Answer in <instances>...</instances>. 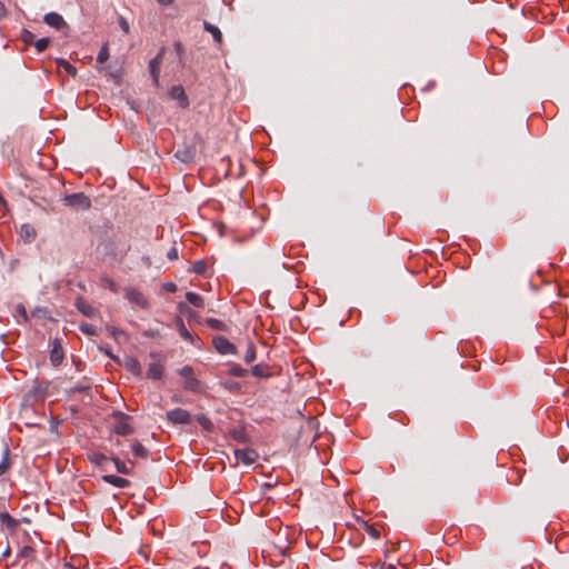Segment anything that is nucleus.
<instances>
[{
	"mask_svg": "<svg viewBox=\"0 0 569 569\" xmlns=\"http://www.w3.org/2000/svg\"><path fill=\"white\" fill-rule=\"evenodd\" d=\"M177 373L184 379L183 388L186 390L193 393H202L204 391L203 383L194 377V370L191 366H183L177 370Z\"/></svg>",
	"mask_w": 569,
	"mask_h": 569,
	"instance_id": "obj_1",
	"label": "nucleus"
},
{
	"mask_svg": "<svg viewBox=\"0 0 569 569\" xmlns=\"http://www.w3.org/2000/svg\"><path fill=\"white\" fill-rule=\"evenodd\" d=\"M167 419L173 425H189L191 422V415L184 409L174 408L167 412Z\"/></svg>",
	"mask_w": 569,
	"mask_h": 569,
	"instance_id": "obj_2",
	"label": "nucleus"
},
{
	"mask_svg": "<svg viewBox=\"0 0 569 569\" xmlns=\"http://www.w3.org/2000/svg\"><path fill=\"white\" fill-rule=\"evenodd\" d=\"M213 346L221 355H234L237 352L236 346L223 336L216 337L213 339Z\"/></svg>",
	"mask_w": 569,
	"mask_h": 569,
	"instance_id": "obj_3",
	"label": "nucleus"
},
{
	"mask_svg": "<svg viewBox=\"0 0 569 569\" xmlns=\"http://www.w3.org/2000/svg\"><path fill=\"white\" fill-rule=\"evenodd\" d=\"M196 147L187 144L176 151L174 158H177L182 163H192L196 159Z\"/></svg>",
	"mask_w": 569,
	"mask_h": 569,
	"instance_id": "obj_4",
	"label": "nucleus"
},
{
	"mask_svg": "<svg viewBox=\"0 0 569 569\" xmlns=\"http://www.w3.org/2000/svg\"><path fill=\"white\" fill-rule=\"evenodd\" d=\"M150 358L154 360L148 367L147 377L150 379L159 380L163 376V367L158 362L160 355L158 352H150Z\"/></svg>",
	"mask_w": 569,
	"mask_h": 569,
	"instance_id": "obj_5",
	"label": "nucleus"
},
{
	"mask_svg": "<svg viewBox=\"0 0 569 569\" xmlns=\"http://www.w3.org/2000/svg\"><path fill=\"white\" fill-rule=\"evenodd\" d=\"M163 53H164V48H161L159 53L153 59H151L149 62V72L152 77V81H153L154 86L159 84L160 66L162 63Z\"/></svg>",
	"mask_w": 569,
	"mask_h": 569,
	"instance_id": "obj_6",
	"label": "nucleus"
},
{
	"mask_svg": "<svg viewBox=\"0 0 569 569\" xmlns=\"http://www.w3.org/2000/svg\"><path fill=\"white\" fill-rule=\"evenodd\" d=\"M234 457L238 462H242L247 466H250L257 460L258 453L256 452V450L250 448L236 449Z\"/></svg>",
	"mask_w": 569,
	"mask_h": 569,
	"instance_id": "obj_7",
	"label": "nucleus"
},
{
	"mask_svg": "<svg viewBox=\"0 0 569 569\" xmlns=\"http://www.w3.org/2000/svg\"><path fill=\"white\" fill-rule=\"evenodd\" d=\"M116 416L119 417V421L114 425V432L121 436L131 435L133 432V428L127 422L129 417L120 411L117 412Z\"/></svg>",
	"mask_w": 569,
	"mask_h": 569,
	"instance_id": "obj_8",
	"label": "nucleus"
},
{
	"mask_svg": "<svg viewBox=\"0 0 569 569\" xmlns=\"http://www.w3.org/2000/svg\"><path fill=\"white\" fill-rule=\"evenodd\" d=\"M43 21L57 29V30H62V29H68V23L64 21V19L62 18V16H60L59 13L57 12H49L47 14H44L43 17Z\"/></svg>",
	"mask_w": 569,
	"mask_h": 569,
	"instance_id": "obj_9",
	"label": "nucleus"
},
{
	"mask_svg": "<svg viewBox=\"0 0 569 569\" xmlns=\"http://www.w3.org/2000/svg\"><path fill=\"white\" fill-rule=\"evenodd\" d=\"M169 96L171 99L178 101L179 107H181V108L189 107V99H188L182 86H173L169 91Z\"/></svg>",
	"mask_w": 569,
	"mask_h": 569,
	"instance_id": "obj_10",
	"label": "nucleus"
},
{
	"mask_svg": "<svg viewBox=\"0 0 569 569\" xmlns=\"http://www.w3.org/2000/svg\"><path fill=\"white\" fill-rule=\"evenodd\" d=\"M64 353L61 347V343L58 339H54L52 342V348L50 351V361L52 366L57 367L61 365L63 360Z\"/></svg>",
	"mask_w": 569,
	"mask_h": 569,
	"instance_id": "obj_11",
	"label": "nucleus"
},
{
	"mask_svg": "<svg viewBox=\"0 0 569 569\" xmlns=\"http://www.w3.org/2000/svg\"><path fill=\"white\" fill-rule=\"evenodd\" d=\"M77 309L88 318H94L98 313L97 309L90 306L84 299L78 298L76 302Z\"/></svg>",
	"mask_w": 569,
	"mask_h": 569,
	"instance_id": "obj_12",
	"label": "nucleus"
},
{
	"mask_svg": "<svg viewBox=\"0 0 569 569\" xmlns=\"http://www.w3.org/2000/svg\"><path fill=\"white\" fill-rule=\"evenodd\" d=\"M102 480L118 488H127L130 486V481L128 479L114 475H104Z\"/></svg>",
	"mask_w": 569,
	"mask_h": 569,
	"instance_id": "obj_13",
	"label": "nucleus"
},
{
	"mask_svg": "<svg viewBox=\"0 0 569 569\" xmlns=\"http://www.w3.org/2000/svg\"><path fill=\"white\" fill-rule=\"evenodd\" d=\"M91 207V200L83 192L73 193V208L87 210Z\"/></svg>",
	"mask_w": 569,
	"mask_h": 569,
	"instance_id": "obj_14",
	"label": "nucleus"
},
{
	"mask_svg": "<svg viewBox=\"0 0 569 569\" xmlns=\"http://www.w3.org/2000/svg\"><path fill=\"white\" fill-rule=\"evenodd\" d=\"M77 392L80 395H84L87 398H89V402H92V387L88 381H83L73 386V397L76 396Z\"/></svg>",
	"mask_w": 569,
	"mask_h": 569,
	"instance_id": "obj_15",
	"label": "nucleus"
},
{
	"mask_svg": "<svg viewBox=\"0 0 569 569\" xmlns=\"http://www.w3.org/2000/svg\"><path fill=\"white\" fill-rule=\"evenodd\" d=\"M124 368L132 373L133 376L141 375V366L137 358L134 357H126L124 359Z\"/></svg>",
	"mask_w": 569,
	"mask_h": 569,
	"instance_id": "obj_16",
	"label": "nucleus"
},
{
	"mask_svg": "<svg viewBox=\"0 0 569 569\" xmlns=\"http://www.w3.org/2000/svg\"><path fill=\"white\" fill-rule=\"evenodd\" d=\"M251 373L256 378H269L272 376L271 368L264 363H258L252 367Z\"/></svg>",
	"mask_w": 569,
	"mask_h": 569,
	"instance_id": "obj_17",
	"label": "nucleus"
},
{
	"mask_svg": "<svg viewBox=\"0 0 569 569\" xmlns=\"http://www.w3.org/2000/svg\"><path fill=\"white\" fill-rule=\"evenodd\" d=\"M127 299L142 308L148 306L146 297L138 290H130L126 295Z\"/></svg>",
	"mask_w": 569,
	"mask_h": 569,
	"instance_id": "obj_18",
	"label": "nucleus"
},
{
	"mask_svg": "<svg viewBox=\"0 0 569 569\" xmlns=\"http://www.w3.org/2000/svg\"><path fill=\"white\" fill-rule=\"evenodd\" d=\"M0 523L6 526L10 531H14L18 528L20 520L12 518L8 512L0 511Z\"/></svg>",
	"mask_w": 569,
	"mask_h": 569,
	"instance_id": "obj_19",
	"label": "nucleus"
},
{
	"mask_svg": "<svg viewBox=\"0 0 569 569\" xmlns=\"http://www.w3.org/2000/svg\"><path fill=\"white\" fill-rule=\"evenodd\" d=\"M203 29L207 32L211 33V36H212V38H213V40H214V42L217 44H221L222 43V33H221L220 29L217 26H214V24H212V23H210V22L204 20L203 21Z\"/></svg>",
	"mask_w": 569,
	"mask_h": 569,
	"instance_id": "obj_20",
	"label": "nucleus"
},
{
	"mask_svg": "<svg viewBox=\"0 0 569 569\" xmlns=\"http://www.w3.org/2000/svg\"><path fill=\"white\" fill-rule=\"evenodd\" d=\"M20 236L26 242H31L36 238V230L28 223L22 224L20 228Z\"/></svg>",
	"mask_w": 569,
	"mask_h": 569,
	"instance_id": "obj_21",
	"label": "nucleus"
},
{
	"mask_svg": "<svg viewBox=\"0 0 569 569\" xmlns=\"http://www.w3.org/2000/svg\"><path fill=\"white\" fill-rule=\"evenodd\" d=\"M230 437L239 443H247L248 436L243 428H233L229 431Z\"/></svg>",
	"mask_w": 569,
	"mask_h": 569,
	"instance_id": "obj_22",
	"label": "nucleus"
},
{
	"mask_svg": "<svg viewBox=\"0 0 569 569\" xmlns=\"http://www.w3.org/2000/svg\"><path fill=\"white\" fill-rule=\"evenodd\" d=\"M186 299L189 303H191L192 306L197 307V308H202L204 306V301L202 299V297H200L198 293L196 292H192V291H188L186 293Z\"/></svg>",
	"mask_w": 569,
	"mask_h": 569,
	"instance_id": "obj_23",
	"label": "nucleus"
},
{
	"mask_svg": "<svg viewBox=\"0 0 569 569\" xmlns=\"http://www.w3.org/2000/svg\"><path fill=\"white\" fill-rule=\"evenodd\" d=\"M10 452H9V448L6 447L4 450H3V457H2V460L0 462V476L4 475L8 469L10 468Z\"/></svg>",
	"mask_w": 569,
	"mask_h": 569,
	"instance_id": "obj_24",
	"label": "nucleus"
},
{
	"mask_svg": "<svg viewBox=\"0 0 569 569\" xmlns=\"http://www.w3.org/2000/svg\"><path fill=\"white\" fill-rule=\"evenodd\" d=\"M196 420L206 431L211 432L214 429L212 421L206 415H198Z\"/></svg>",
	"mask_w": 569,
	"mask_h": 569,
	"instance_id": "obj_25",
	"label": "nucleus"
},
{
	"mask_svg": "<svg viewBox=\"0 0 569 569\" xmlns=\"http://www.w3.org/2000/svg\"><path fill=\"white\" fill-rule=\"evenodd\" d=\"M131 449L136 457L146 459L149 456L148 450L138 441L131 446Z\"/></svg>",
	"mask_w": 569,
	"mask_h": 569,
	"instance_id": "obj_26",
	"label": "nucleus"
},
{
	"mask_svg": "<svg viewBox=\"0 0 569 569\" xmlns=\"http://www.w3.org/2000/svg\"><path fill=\"white\" fill-rule=\"evenodd\" d=\"M204 322L212 329L219 330V331H226L227 326L222 321L216 319V318H207Z\"/></svg>",
	"mask_w": 569,
	"mask_h": 569,
	"instance_id": "obj_27",
	"label": "nucleus"
},
{
	"mask_svg": "<svg viewBox=\"0 0 569 569\" xmlns=\"http://www.w3.org/2000/svg\"><path fill=\"white\" fill-rule=\"evenodd\" d=\"M229 375L241 378L248 375V370L240 367L239 365L233 363L229 369Z\"/></svg>",
	"mask_w": 569,
	"mask_h": 569,
	"instance_id": "obj_28",
	"label": "nucleus"
},
{
	"mask_svg": "<svg viewBox=\"0 0 569 569\" xmlns=\"http://www.w3.org/2000/svg\"><path fill=\"white\" fill-rule=\"evenodd\" d=\"M178 310H179L181 313L186 315L190 320H191V319H194V320H197V319H198L197 313H196L192 309H190L187 305H184L183 302H180V303L178 305Z\"/></svg>",
	"mask_w": 569,
	"mask_h": 569,
	"instance_id": "obj_29",
	"label": "nucleus"
},
{
	"mask_svg": "<svg viewBox=\"0 0 569 569\" xmlns=\"http://www.w3.org/2000/svg\"><path fill=\"white\" fill-rule=\"evenodd\" d=\"M256 357H257V353H256V348L253 346V343H249L248 347H247V351H246V355H244V362L246 363H251L256 360Z\"/></svg>",
	"mask_w": 569,
	"mask_h": 569,
	"instance_id": "obj_30",
	"label": "nucleus"
},
{
	"mask_svg": "<svg viewBox=\"0 0 569 569\" xmlns=\"http://www.w3.org/2000/svg\"><path fill=\"white\" fill-rule=\"evenodd\" d=\"M361 526L363 530L370 535L372 538L378 539L380 537V532L378 529L375 528V526L369 525L367 521H361Z\"/></svg>",
	"mask_w": 569,
	"mask_h": 569,
	"instance_id": "obj_31",
	"label": "nucleus"
},
{
	"mask_svg": "<svg viewBox=\"0 0 569 569\" xmlns=\"http://www.w3.org/2000/svg\"><path fill=\"white\" fill-rule=\"evenodd\" d=\"M178 327L179 333L183 339L193 341V336L187 330L181 319L178 320Z\"/></svg>",
	"mask_w": 569,
	"mask_h": 569,
	"instance_id": "obj_32",
	"label": "nucleus"
},
{
	"mask_svg": "<svg viewBox=\"0 0 569 569\" xmlns=\"http://www.w3.org/2000/svg\"><path fill=\"white\" fill-rule=\"evenodd\" d=\"M191 270L197 274H204L207 270V262L204 260H198L192 264Z\"/></svg>",
	"mask_w": 569,
	"mask_h": 569,
	"instance_id": "obj_33",
	"label": "nucleus"
},
{
	"mask_svg": "<svg viewBox=\"0 0 569 569\" xmlns=\"http://www.w3.org/2000/svg\"><path fill=\"white\" fill-rule=\"evenodd\" d=\"M112 461L114 462L116 469L119 473H123V475L130 473V469L119 458H112Z\"/></svg>",
	"mask_w": 569,
	"mask_h": 569,
	"instance_id": "obj_34",
	"label": "nucleus"
},
{
	"mask_svg": "<svg viewBox=\"0 0 569 569\" xmlns=\"http://www.w3.org/2000/svg\"><path fill=\"white\" fill-rule=\"evenodd\" d=\"M49 42H50L49 38H40L34 41V47L38 52H42L48 48Z\"/></svg>",
	"mask_w": 569,
	"mask_h": 569,
	"instance_id": "obj_35",
	"label": "nucleus"
},
{
	"mask_svg": "<svg viewBox=\"0 0 569 569\" xmlns=\"http://www.w3.org/2000/svg\"><path fill=\"white\" fill-rule=\"evenodd\" d=\"M21 40L26 43V44H34V34L29 31V30H22L21 32Z\"/></svg>",
	"mask_w": 569,
	"mask_h": 569,
	"instance_id": "obj_36",
	"label": "nucleus"
},
{
	"mask_svg": "<svg viewBox=\"0 0 569 569\" xmlns=\"http://www.w3.org/2000/svg\"><path fill=\"white\" fill-rule=\"evenodd\" d=\"M14 317H21L22 321L23 322H27L28 321V313H27V310L24 308V306L22 303H19L17 307H16V315Z\"/></svg>",
	"mask_w": 569,
	"mask_h": 569,
	"instance_id": "obj_37",
	"label": "nucleus"
},
{
	"mask_svg": "<svg viewBox=\"0 0 569 569\" xmlns=\"http://www.w3.org/2000/svg\"><path fill=\"white\" fill-rule=\"evenodd\" d=\"M223 388L231 391L237 392L240 390V383L233 380H228L222 383Z\"/></svg>",
	"mask_w": 569,
	"mask_h": 569,
	"instance_id": "obj_38",
	"label": "nucleus"
},
{
	"mask_svg": "<svg viewBox=\"0 0 569 569\" xmlns=\"http://www.w3.org/2000/svg\"><path fill=\"white\" fill-rule=\"evenodd\" d=\"M109 58V50H108V47L107 46H103L98 56H97V62L99 63H104Z\"/></svg>",
	"mask_w": 569,
	"mask_h": 569,
	"instance_id": "obj_39",
	"label": "nucleus"
},
{
	"mask_svg": "<svg viewBox=\"0 0 569 569\" xmlns=\"http://www.w3.org/2000/svg\"><path fill=\"white\" fill-rule=\"evenodd\" d=\"M80 330L88 336H94L97 333L96 327L89 323H81Z\"/></svg>",
	"mask_w": 569,
	"mask_h": 569,
	"instance_id": "obj_40",
	"label": "nucleus"
},
{
	"mask_svg": "<svg viewBox=\"0 0 569 569\" xmlns=\"http://www.w3.org/2000/svg\"><path fill=\"white\" fill-rule=\"evenodd\" d=\"M31 316L37 317V318H47L48 310H47V308L37 307L31 311Z\"/></svg>",
	"mask_w": 569,
	"mask_h": 569,
	"instance_id": "obj_41",
	"label": "nucleus"
},
{
	"mask_svg": "<svg viewBox=\"0 0 569 569\" xmlns=\"http://www.w3.org/2000/svg\"><path fill=\"white\" fill-rule=\"evenodd\" d=\"M57 63H58L59 68H63V70L66 71L67 74L71 73V64L68 60L60 58V59H57Z\"/></svg>",
	"mask_w": 569,
	"mask_h": 569,
	"instance_id": "obj_42",
	"label": "nucleus"
},
{
	"mask_svg": "<svg viewBox=\"0 0 569 569\" xmlns=\"http://www.w3.org/2000/svg\"><path fill=\"white\" fill-rule=\"evenodd\" d=\"M107 330L109 331L110 336L114 339H119L120 336H126L124 331L116 328V327H108Z\"/></svg>",
	"mask_w": 569,
	"mask_h": 569,
	"instance_id": "obj_43",
	"label": "nucleus"
},
{
	"mask_svg": "<svg viewBox=\"0 0 569 569\" xmlns=\"http://www.w3.org/2000/svg\"><path fill=\"white\" fill-rule=\"evenodd\" d=\"M92 461L99 466H103V463L108 461V458L104 455L94 453L92 456Z\"/></svg>",
	"mask_w": 569,
	"mask_h": 569,
	"instance_id": "obj_44",
	"label": "nucleus"
},
{
	"mask_svg": "<svg viewBox=\"0 0 569 569\" xmlns=\"http://www.w3.org/2000/svg\"><path fill=\"white\" fill-rule=\"evenodd\" d=\"M173 48H174L176 53H177V54H178V57H179V60H181V59H182V56H183V53H184V47H183V44H182L180 41H176V42L173 43Z\"/></svg>",
	"mask_w": 569,
	"mask_h": 569,
	"instance_id": "obj_45",
	"label": "nucleus"
},
{
	"mask_svg": "<svg viewBox=\"0 0 569 569\" xmlns=\"http://www.w3.org/2000/svg\"><path fill=\"white\" fill-rule=\"evenodd\" d=\"M118 23L124 33L129 32V30H130L129 22L123 17H119Z\"/></svg>",
	"mask_w": 569,
	"mask_h": 569,
	"instance_id": "obj_46",
	"label": "nucleus"
},
{
	"mask_svg": "<svg viewBox=\"0 0 569 569\" xmlns=\"http://www.w3.org/2000/svg\"><path fill=\"white\" fill-rule=\"evenodd\" d=\"M83 558L73 556V569H90L87 565L82 566Z\"/></svg>",
	"mask_w": 569,
	"mask_h": 569,
	"instance_id": "obj_47",
	"label": "nucleus"
},
{
	"mask_svg": "<svg viewBox=\"0 0 569 569\" xmlns=\"http://www.w3.org/2000/svg\"><path fill=\"white\" fill-rule=\"evenodd\" d=\"M178 289L177 284L173 283V282H166L163 284V290H166L167 292H176Z\"/></svg>",
	"mask_w": 569,
	"mask_h": 569,
	"instance_id": "obj_48",
	"label": "nucleus"
},
{
	"mask_svg": "<svg viewBox=\"0 0 569 569\" xmlns=\"http://www.w3.org/2000/svg\"><path fill=\"white\" fill-rule=\"evenodd\" d=\"M167 257L169 260H177L178 259V249L176 247H172L168 251Z\"/></svg>",
	"mask_w": 569,
	"mask_h": 569,
	"instance_id": "obj_49",
	"label": "nucleus"
},
{
	"mask_svg": "<svg viewBox=\"0 0 569 569\" xmlns=\"http://www.w3.org/2000/svg\"><path fill=\"white\" fill-rule=\"evenodd\" d=\"M32 551L33 549L31 547L26 546L21 549L20 556L28 557Z\"/></svg>",
	"mask_w": 569,
	"mask_h": 569,
	"instance_id": "obj_50",
	"label": "nucleus"
},
{
	"mask_svg": "<svg viewBox=\"0 0 569 569\" xmlns=\"http://www.w3.org/2000/svg\"><path fill=\"white\" fill-rule=\"evenodd\" d=\"M8 14L7 9L2 1H0V19L6 18Z\"/></svg>",
	"mask_w": 569,
	"mask_h": 569,
	"instance_id": "obj_51",
	"label": "nucleus"
},
{
	"mask_svg": "<svg viewBox=\"0 0 569 569\" xmlns=\"http://www.w3.org/2000/svg\"><path fill=\"white\" fill-rule=\"evenodd\" d=\"M62 201L64 202L66 206H71V196L70 194H66L63 197Z\"/></svg>",
	"mask_w": 569,
	"mask_h": 569,
	"instance_id": "obj_52",
	"label": "nucleus"
},
{
	"mask_svg": "<svg viewBox=\"0 0 569 569\" xmlns=\"http://www.w3.org/2000/svg\"><path fill=\"white\" fill-rule=\"evenodd\" d=\"M157 1L162 6H170L173 2V0H157Z\"/></svg>",
	"mask_w": 569,
	"mask_h": 569,
	"instance_id": "obj_53",
	"label": "nucleus"
},
{
	"mask_svg": "<svg viewBox=\"0 0 569 569\" xmlns=\"http://www.w3.org/2000/svg\"><path fill=\"white\" fill-rule=\"evenodd\" d=\"M10 556V547H7V549L2 553V558H7Z\"/></svg>",
	"mask_w": 569,
	"mask_h": 569,
	"instance_id": "obj_54",
	"label": "nucleus"
},
{
	"mask_svg": "<svg viewBox=\"0 0 569 569\" xmlns=\"http://www.w3.org/2000/svg\"><path fill=\"white\" fill-rule=\"evenodd\" d=\"M82 398H81V401L84 403V405H90L91 402H89V398H87L84 395H81Z\"/></svg>",
	"mask_w": 569,
	"mask_h": 569,
	"instance_id": "obj_55",
	"label": "nucleus"
},
{
	"mask_svg": "<svg viewBox=\"0 0 569 569\" xmlns=\"http://www.w3.org/2000/svg\"><path fill=\"white\" fill-rule=\"evenodd\" d=\"M104 353H106L108 357H110L111 359L116 360V357L111 353V351H110V350L106 349V350H104Z\"/></svg>",
	"mask_w": 569,
	"mask_h": 569,
	"instance_id": "obj_56",
	"label": "nucleus"
},
{
	"mask_svg": "<svg viewBox=\"0 0 569 569\" xmlns=\"http://www.w3.org/2000/svg\"><path fill=\"white\" fill-rule=\"evenodd\" d=\"M172 401H174V402H181L182 400H181V398H180V397H178V396H173V397H172Z\"/></svg>",
	"mask_w": 569,
	"mask_h": 569,
	"instance_id": "obj_57",
	"label": "nucleus"
},
{
	"mask_svg": "<svg viewBox=\"0 0 569 569\" xmlns=\"http://www.w3.org/2000/svg\"><path fill=\"white\" fill-rule=\"evenodd\" d=\"M383 569H396V567L393 565H388L386 568Z\"/></svg>",
	"mask_w": 569,
	"mask_h": 569,
	"instance_id": "obj_58",
	"label": "nucleus"
}]
</instances>
